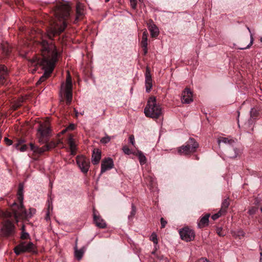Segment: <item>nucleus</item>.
Segmentation results:
<instances>
[{
  "label": "nucleus",
  "instance_id": "4be33fe9",
  "mask_svg": "<svg viewBox=\"0 0 262 262\" xmlns=\"http://www.w3.org/2000/svg\"><path fill=\"white\" fill-rule=\"evenodd\" d=\"M25 140L23 139H19L17 141V143L14 144L15 147L21 152L25 151L28 147L26 144H24Z\"/></svg>",
  "mask_w": 262,
  "mask_h": 262
},
{
  "label": "nucleus",
  "instance_id": "de8ad7c7",
  "mask_svg": "<svg viewBox=\"0 0 262 262\" xmlns=\"http://www.w3.org/2000/svg\"><path fill=\"white\" fill-rule=\"evenodd\" d=\"M252 43H253V38H252V37H251L250 43L246 47L241 48L240 49L244 50V49H248L251 47V46L252 45Z\"/></svg>",
  "mask_w": 262,
  "mask_h": 262
},
{
  "label": "nucleus",
  "instance_id": "9b49d317",
  "mask_svg": "<svg viewBox=\"0 0 262 262\" xmlns=\"http://www.w3.org/2000/svg\"><path fill=\"white\" fill-rule=\"evenodd\" d=\"M182 239L186 242H190L194 239L195 237V233L194 231L188 228L185 227L179 231Z\"/></svg>",
  "mask_w": 262,
  "mask_h": 262
},
{
  "label": "nucleus",
  "instance_id": "72a5a7b5",
  "mask_svg": "<svg viewBox=\"0 0 262 262\" xmlns=\"http://www.w3.org/2000/svg\"><path fill=\"white\" fill-rule=\"evenodd\" d=\"M150 239L155 244H157L158 239L157 235L155 233H152L150 236Z\"/></svg>",
  "mask_w": 262,
  "mask_h": 262
},
{
  "label": "nucleus",
  "instance_id": "20e7f679",
  "mask_svg": "<svg viewBox=\"0 0 262 262\" xmlns=\"http://www.w3.org/2000/svg\"><path fill=\"white\" fill-rule=\"evenodd\" d=\"M144 112L146 117L152 119H158L163 113L161 106L157 103L155 97H150L148 99Z\"/></svg>",
  "mask_w": 262,
  "mask_h": 262
},
{
  "label": "nucleus",
  "instance_id": "0eeeda50",
  "mask_svg": "<svg viewBox=\"0 0 262 262\" xmlns=\"http://www.w3.org/2000/svg\"><path fill=\"white\" fill-rule=\"evenodd\" d=\"M199 147V144L193 138H190L185 145L181 146L178 152L181 155H188L194 152Z\"/></svg>",
  "mask_w": 262,
  "mask_h": 262
},
{
  "label": "nucleus",
  "instance_id": "3c124183",
  "mask_svg": "<svg viewBox=\"0 0 262 262\" xmlns=\"http://www.w3.org/2000/svg\"><path fill=\"white\" fill-rule=\"evenodd\" d=\"M255 211L256 209L254 208H252L249 210L248 212L250 214H253Z\"/></svg>",
  "mask_w": 262,
  "mask_h": 262
},
{
  "label": "nucleus",
  "instance_id": "c85d7f7f",
  "mask_svg": "<svg viewBox=\"0 0 262 262\" xmlns=\"http://www.w3.org/2000/svg\"><path fill=\"white\" fill-rule=\"evenodd\" d=\"M0 216L3 217V218L12 217V214L11 212L9 211H0Z\"/></svg>",
  "mask_w": 262,
  "mask_h": 262
},
{
  "label": "nucleus",
  "instance_id": "2eb2a0df",
  "mask_svg": "<svg viewBox=\"0 0 262 262\" xmlns=\"http://www.w3.org/2000/svg\"><path fill=\"white\" fill-rule=\"evenodd\" d=\"M192 94L190 90L186 88L182 93V101L184 103H189L192 101Z\"/></svg>",
  "mask_w": 262,
  "mask_h": 262
},
{
  "label": "nucleus",
  "instance_id": "39448f33",
  "mask_svg": "<svg viewBox=\"0 0 262 262\" xmlns=\"http://www.w3.org/2000/svg\"><path fill=\"white\" fill-rule=\"evenodd\" d=\"M72 88V78L69 72H68L66 83H63L61 84L60 90V93H63L64 95L66 98V103L68 105H69L72 102L73 97Z\"/></svg>",
  "mask_w": 262,
  "mask_h": 262
},
{
  "label": "nucleus",
  "instance_id": "f8f14e48",
  "mask_svg": "<svg viewBox=\"0 0 262 262\" xmlns=\"http://www.w3.org/2000/svg\"><path fill=\"white\" fill-rule=\"evenodd\" d=\"M113 167L114 162L111 158H108L103 159L101 162V174L112 169Z\"/></svg>",
  "mask_w": 262,
  "mask_h": 262
},
{
  "label": "nucleus",
  "instance_id": "58836bf2",
  "mask_svg": "<svg viewBox=\"0 0 262 262\" xmlns=\"http://www.w3.org/2000/svg\"><path fill=\"white\" fill-rule=\"evenodd\" d=\"M36 213V209L34 208H30L29 209V213L27 214L28 215V217H31L33 214Z\"/></svg>",
  "mask_w": 262,
  "mask_h": 262
},
{
  "label": "nucleus",
  "instance_id": "473e14b6",
  "mask_svg": "<svg viewBox=\"0 0 262 262\" xmlns=\"http://www.w3.org/2000/svg\"><path fill=\"white\" fill-rule=\"evenodd\" d=\"M111 137L107 136V135H106L104 137L102 138L101 140H100V142L101 143H103V144H106L107 143H108L110 141H111Z\"/></svg>",
  "mask_w": 262,
  "mask_h": 262
},
{
  "label": "nucleus",
  "instance_id": "bb28decb",
  "mask_svg": "<svg viewBox=\"0 0 262 262\" xmlns=\"http://www.w3.org/2000/svg\"><path fill=\"white\" fill-rule=\"evenodd\" d=\"M84 251L82 249L78 250L77 246L75 247V256L78 260H80L83 255Z\"/></svg>",
  "mask_w": 262,
  "mask_h": 262
},
{
  "label": "nucleus",
  "instance_id": "4468645a",
  "mask_svg": "<svg viewBox=\"0 0 262 262\" xmlns=\"http://www.w3.org/2000/svg\"><path fill=\"white\" fill-rule=\"evenodd\" d=\"M148 28L150 31L152 37H156L159 34L158 28L154 24L152 20L150 19L147 23Z\"/></svg>",
  "mask_w": 262,
  "mask_h": 262
},
{
  "label": "nucleus",
  "instance_id": "680f3d73",
  "mask_svg": "<svg viewBox=\"0 0 262 262\" xmlns=\"http://www.w3.org/2000/svg\"><path fill=\"white\" fill-rule=\"evenodd\" d=\"M260 210H261V211L262 212V207L261 208Z\"/></svg>",
  "mask_w": 262,
  "mask_h": 262
},
{
  "label": "nucleus",
  "instance_id": "c03bdc74",
  "mask_svg": "<svg viewBox=\"0 0 262 262\" xmlns=\"http://www.w3.org/2000/svg\"><path fill=\"white\" fill-rule=\"evenodd\" d=\"M216 233L220 236H224V233L222 232V229L221 228H217L216 229Z\"/></svg>",
  "mask_w": 262,
  "mask_h": 262
},
{
  "label": "nucleus",
  "instance_id": "a878e982",
  "mask_svg": "<svg viewBox=\"0 0 262 262\" xmlns=\"http://www.w3.org/2000/svg\"><path fill=\"white\" fill-rule=\"evenodd\" d=\"M230 205L229 198L225 199L222 203L221 208L220 209L221 212H222L224 214L227 211V209Z\"/></svg>",
  "mask_w": 262,
  "mask_h": 262
},
{
  "label": "nucleus",
  "instance_id": "412c9836",
  "mask_svg": "<svg viewBox=\"0 0 262 262\" xmlns=\"http://www.w3.org/2000/svg\"><path fill=\"white\" fill-rule=\"evenodd\" d=\"M147 37L148 33L146 31H145L143 33L142 38L141 41V47L143 48L144 51V54L146 55L147 53Z\"/></svg>",
  "mask_w": 262,
  "mask_h": 262
},
{
  "label": "nucleus",
  "instance_id": "09e8293b",
  "mask_svg": "<svg viewBox=\"0 0 262 262\" xmlns=\"http://www.w3.org/2000/svg\"><path fill=\"white\" fill-rule=\"evenodd\" d=\"M52 210H53L52 202V201L51 202H49L48 210H49L50 212H51L52 211Z\"/></svg>",
  "mask_w": 262,
  "mask_h": 262
},
{
  "label": "nucleus",
  "instance_id": "f03ea898",
  "mask_svg": "<svg viewBox=\"0 0 262 262\" xmlns=\"http://www.w3.org/2000/svg\"><path fill=\"white\" fill-rule=\"evenodd\" d=\"M70 7L66 4L59 3L56 5L54 15L58 22H54L51 25L48 32V36L52 39L55 35H59L67 27L66 20L70 16Z\"/></svg>",
  "mask_w": 262,
  "mask_h": 262
},
{
  "label": "nucleus",
  "instance_id": "e433bc0d",
  "mask_svg": "<svg viewBox=\"0 0 262 262\" xmlns=\"http://www.w3.org/2000/svg\"><path fill=\"white\" fill-rule=\"evenodd\" d=\"M46 145L49 148V150H51L52 148H54L56 146V144L53 141L48 143L47 144H46Z\"/></svg>",
  "mask_w": 262,
  "mask_h": 262
},
{
  "label": "nucleus",
  "instance_id": "423d86ee",
  "mask_svg": "<svg viewBox=\"0 0 262 262\" xmlns=\"http://www.w3.org/2000/svg\"><path fill=\"white\" fill-rule=\"evenodd\" d=\"M2 223L1 228V235L3 237H8L13 236L15 233V227L13 222L11 220V217L5 218Z\"/></svg>",
  "mask_w": 262,
  "mask_h": 262
},
{
  "label": "nucleus",
  "instance_id": "393cba45",
  "mask_svg": "<svg viewBox=\"0 0 262 262\" xmlns=\"http://www.w3.org/2000/svg\"><path fill=\"white\" fill-rule=\"evenodd\" d=\"M68 144L70 146L71 153L72 155H75V151L76 150V145L74 143V139L72 136H70L68 139Z\"/></svg>",
  "mask_w": 262,
  "mask_h": 262
},
{
  "label": "nucleus",
  "instance_id": "dca6fc26",
  "mask_svg": "<svg viewBox=\"0 0 262 262\" xmlns=\"http://www.w3.org/2000/svg\"><path fill=\"white\" fill-rule=\"evenodd\" d=\"M238 150L237 148L232 146H229L225 152V156L228 158H235L238 155Z\"/></svg>",
  "mask_w": 262,
  "mask_h": 262
},
{
  "label": "nucleus",
  "instance_id": "ea45409f",
  "mask_svg": "<svg viewBox=\"0 0 262 262\" xmlns=\"http://www.w3.org/2000/svg\"><path fill=\"white\" fill-rule=\"evenodd\" d=\"M30 146L31 150H32L33 152L37 153L38 147L37 146H35L33 143H30Z\"/></svg>",
  "mask_w": 262,
  "mask_h": 262
},
{
  "label": "nucleus",
  "instance_id": "c756f323",
  "mask_svg": "<svg viewBox=\"0 0 262 262\" xmlns=\"http://www.w3.org/2000/svg\"><path fill=\"white\" fill-rule=\"evenodd\" d=\"M76 19L78 18L80 16H81L83 14L82 8L80 5V4H77L76 6Z\"/></svg>",
  "mask_w": 262,
  "mask_h": 262
},
{
  "label": "nucleus",
  "instance_id": "5701e85b",
  "mask_svg": "<svg viewBox=\"0 0 262 262\" xmlns=\"http://www.w3.org/2000/svg\"><path fill=\"white\" fill-rule=\"evenodd\" d=\"M209 216V214H206L200 219L198 224L199 228H203L208 225Z\"/></svg>",
  "mask_w": 262,
  "mask_h": 262
},
{
  "label": "nucleus",
  "instance_id": "b1692460",
  "mask_svg": "<svg viewBox=\"0 0 262 262\" xmlns=\"http://www.w3.org/2000/svg\"><path fill=\"white\" fill-rule=\"evenodd\" d=\"M134 154L138 157L139 162L141 165L146 163V158L141 151L138 150L136 153H134Z\"/></svg>",
  "mask_w": 262,
  "mask_h": 262
},
{
  "label": "nucleus",
  "instance_id": "052dcab7",
  "mask_svg": "<svg viewBox=\"0 0 262 262\" xmlns=\"http://www.w3.org/2000/svg\"><path fill=\"white\" fill-rule=\"evenodd\" d=\"M110 0H105V2H108Z\"/></svg>",
  "mask_w": 262,
  "mask_h": 262
},
{
  "label": "nucleus",
  "instance_id": "c9c22d12",
  "mask_svg": "<svg viewBox=\"0 0 262 262\" xmlns=\"http://www.w3.org/2000/svg\"><path fill=\"white\" fill-rule=\"evenodd\" d=\"M2 49L3 52L6 54V55H8L10 52V49L8 48V46L3 45Z\"/></svg>",
  "mask_w": 262,
  "mask_h": 262
},
{
  "label": "nucleus",
  "instance_id": "6ab92c4d",
  "mask_svg": "<svg viewBox=\"0 0 262 262\" xmlns=\"http://www.w3.org/2000/svg\"><path fill=\"white\" fill-rule=\"evenodd\" d=\"M8 72L7 68L4 66H0V85L4 84L6 81Z\"/></svg>",
  "mask_w": 262,
  "mask_h": 262
},
{
  "label": "nucleus",
  "instance_id": "7ed1b4c3",
  "mask_svg": "<svg viewBox=\"0 0 262 262\" xmlns=\"http://www.w3.org/2000/svg\"><path fill=\"white\" fill-rule=\"evenodd\" d=\"M23 190L24 185L22 183H20L18 185V189L17 193V200L20 204L18 205L16 203L14 202L11 206L12 212L11 213L12 214V217L14 216L16 222H18V219H26L28 216L27 212L23 204L24 200Z\"/></svg>",
  "mask_w": 262,
  "mask_h": 262
},
{
  "label": "nucleus",
  "instance_id": "bf43d9fd",
  "mask_svg": "<svg viewBox=\"0 0 262 262\" xmlns=\"http://www.w3.org/2000/svg\"><path fill=\"white\" fill-rule=\"evenodd\" d=\"M260 41L261 42H262V37H261V38H260Z\"/></svg>",
  "mask_w": 262,
  "mask_h": 262
},
{
  "label": "nucleus",
  "instance_id": "7c9ffc66",
  "mask_svg": "<svg viewBox=\"0 0 262 262\" xmlns=\"http://www.w3.org/2000/svg\"><path fill=\"white\" fill-rule=\"evenodd\" d=\"M136 213V208L135 206L132 204V210L130 213V214L128 215V219L131 220L132 219L134 216H135V214Z\"/></svg>",
  "mask_w": 262,
  "mask_h": 262
},
{
  "label": "nucleus",
  "instance_id": "a19ab883",
  "mask_svg": "<svg viewBox=\"0 0 262 262\" xmlns=\"http://www.w3.org/2000/svg\"><path fill=\"white\" fill-rule=\"evenodd\" d=\"M130 6L134 9H136L137 7V0H130Z\"/></svg>",
  "mask_w": 262,
  "mask_h": 262
},
{
  "label": "nucleus",
  "instance_id": "4d7b16f0",
  "mask_svg": "<svg viewBox=\"0 0 262 262\" xmlns=\"http://www.w3.org/2000/svg\"><path fill=\"white\" fill-rule=\"evenodd\" d=\"M84 111H83L82 112H81L79 113V114H80V115H83L84 114Z\"/></svg>",
  "mask_w": 262,
  "mask_h": 262
},
{
  "label": "nucleus",
  "instance_id": "6e6d98bb",
  "mask_svg": "<svg viewBox=\"0 0 262 262\" xmlns=\"http://www.w3.org/2000/svg\"><path fill=\"white\" fill-rule=\"evenodd\" d=\"M260 258L259 259V262H262V253H260Z\"/></svg>",
  "mask_w": 262,
  "mask_h": 262
},
{
  "label": "nucleus",
  "instance_id": "5fc2aeb1",
  "mask_svg": "<svg viewBox=\"0 0 262 262\" xmlns=\"http://www.w3.org/2000/svg\"><path fill=\"white\" fill-rule=\"evenodd\" d=\"M239 234H238V236H240L241 235H242V236H244V232L243 231H239Z\"/></svg>",
  "mask_w": 262,
  "mask_h": 262
},
{
  "label": "nucleus",
  "instance_id": "49530a36",
  "mask_svg": "<svg viewBox=\"0 0 262 262\" xmlns=\"http://www.w3.org/2000/svg\"><path fill=\"white\" fill-rule=\"evenodd\" d=\"M4 141L6 143V144L8 145H11L12 144V140L9 139L8 138H5L4 139Z\"/></svg>",
  "mask_w": 262,
  "mask_h": 262
},
{
  "label": "nucleus",
  "instance_id": "1a4fd4ad",
  "mask_svg": "<svg viewBox=\"0 0 262 262\" xmlns=\"http://www.w3.org/2000/svg\"><path fill=\"white\" fill-rule=\"evenodd\" d=\"M37 130L40 136L39 142H43L45 138H48L51 133V129L49 123L46 122L40 124Z\"/></svg>",
  "mask_w": 262,
  "mask_h": 262
},
{
  "label": "nucleus",
  "instance_id": "79ce46f5",
  "mask_svg": "<svg viewBox=\"0 0 262 262\" xmlns=\"http://www.w3.org/2000/svg\"><path fill=\"white\" fill-rule=\"evenodd\" d=\"M129 142L133 145L135 146V141L134 136L133 135H131L129 137Z\"/></svg>",
  "mask_w": 262,
  "mask_h": 262
},
{
  "label": "nucleus",
  "instance_id": "cd10ccee",
  "mask_svg": "<svg viewBox=\"0 0 262 262\" xmlns=\"http://www.w3.org/2000/svg\"><path fill=\"white\" fill-rule=\"evenodd\" d=\"M25 98L24 97H21L19 98L17 101L15 102V103L12 105V108L13 110H15L19 106L21 105V103L24 101Z\"/></svg>",
  "mask_w": 262,
  "mask_h": 262
},
{
  "label": "nucleus",
  "instance_id": "9d476101",
  "mask_svg": "<svg viewBox=\"0 0 262 262\" xmlns=\"http://www.w3.org/2000/svg\"><path fill=\"white\" fill-rule=\"evenodd\" d=\"M76 163L83 173L88 172L90 164L89 159L83 156H78L76 158Z\"/></svg>",
  "mask_w": 262,
  "mask_h": 262
},
{
  "label": "nucleus",
  "instance_id": "f3484780",
  "mask_svg": "<svg viewBox=\"0 0 262 262\" xmlns=\"http://www.w3.org/2000/svg\"><path fill=\"white\" fill-rule=\"evenodd\" d=\"M93 216L94 221L97 227L102 229L106 228V224L104 220L100 216L97 215L95 211L94 212Z\"/></svg>",
  "mask_w": 262,
  "mask_h": 262
},
{
  "label": "nucleus",
  "instance_id": "ddd939ff",
  "mask_svg": "<svg viewBox=\"0 0 262 262\" xmlns=\"http://www.w3.org/2000/svg\"><path fill=\"white\" fill-rule=\"evenodd\" d=\"M145 87L146 91L149 93L152 86V79L150 73V69L148 67L146 69L145 72Z\"/></svg>",
  "mask_w": 262,
  "mask_h": 262
},
{
  "label": "nucleus",
  "instance_id": "f257e3e1",
  "mask_svg": "<svg viewBox=\"0 0 262 262\" xmlns=\"http://www.w3.org/2000/svg\"><path fill=\"white\" fill-rule=\"evenodd\" d=\"M40 46L42 58L35 57L29 61L31 66L36 67L38 65L45 70L43 74L40 77L36 85L40 84L50 77L58 56L57 49L51 40L48 41L42 39Z\"/></svg>",
  "mask_w": 262,
  "mask_h": 262
},
{
  "label": "nucleus",
  "instance_id": "a211bd4d",
  "mask_svg": "<svg viewBox=\"0 0 262 262\" xmlns=\"http://www.w3.org/2000/svg\"><path fill=\"white\" fill-rule=\"evenodd\" d=\"M217 142L219 146L221 143H224L229 146H232L235 143V140L232 138L220 137L217 138Z\"/></svg>",
  "mask_w": 262,
  "mask_h": 262
},
{
  "label": "nucleus",
  "instance_id": "8fccbe9b",
  "mask_svg": "<svg viewBox=\"0 0 262 262\" xmlns=\"http://www.w3.org/2000/svg\"><path fill=\"white\" fill-rule=\"evenodd\" d=\"M50 211H49V210H47V213H46V217H45V219H46V221H49V220H50Z\"/></svg>",
  "mask_w": 262,
  "mask_h": 262
},
{
  "label": "nucleus",
  "instance_id": "4c0bfd02",
  "mask_svg": "<svg viewBox=\"0 0 262 262\" xmlns=\"http://www.w3.org/2000/svg\"><path fill=\"white\" fill-rule=\"evenodd\" d=\"M122 150L125 154L128 155H130L132 153L130 149L127 146H123Z\"/></svg>",
  "mask_w": 262,
  "mask_h": 262
},
{
  "label": "nucleus",
  "instance_id": "2f4dec72",
  "mask_svg": "<svg viewBox=\"0 0 262 262\" xmlns=\"http://www.w3.org/2000/svg\"><path fill=\"white\" fill-rule=\"evenodd\" d=\"M48 150L49 148L47 145L46 144L45 145L41 147H38L37 153L41 154Z\"/></svg>",
  "mask_w": 262,
  "mask_h": 262
},
{
  "label": "nucleus",
  "instance_id": "603ef678",
  "mask_svg": "<svg viewBox=\"0 0 262 262\" xmlns=\"http://www.w3.org/2000/svg\"><path fill=\"white\" fill-rule=\"evenodd\" d=\"M74 128H75V125L73 124H70L68 127V129H70L72 130L74 129Z\"/></svg>",
  "mask_w": 262,
  "mask_h": 262
},
{
  "label": "nucleus",
  "instance_id": "6e6552de",
  "mask_svg": "<svg viewBox=\"0 0 262 262\" xmlns=\"http://www.w3.org/2000/svg\"><path fill=\"white\" fill-rule=\"evenodd\" d=\"M35 248V246L31 242H22L14 248V251L18 255L24 252H34Z\"/></svg>",
  "mask_w": 262,
  "mask_h": 262
},
{
  "label": "nucleus",
  "instance_id": "a18cd8bd",
  "mask_svg": "<svg viewBox=\"0 0 262 262\" xmlns=\"http://www.w3.org/2000/svg\"><path fill=\"white\" fill-rule=\"evenodd\" d=\"M161 228H164L167 224V222L163 218L161 219Z\"/></svg>",
  "mask_w": 262,
  "mask_h": 262
},
{
  "label": "nucleus",
  "instance_id": "f704fd0d",
  "mask_svg": "<svg viewBox=\"0 0 262 262\" xmlns=\"http://www.w3.org/2000/svg\"><path fill=\"white\" fill-rule=\"evenodd\" d=\"M225 214L224 213H223L222 212H221V211L220 210L217 213L213 214L211 217L212 219L213 220H216V219H217L219 217L221 216L222 215Z\"/></svg>",
  "mask_w": 262,
  "mask_h": 262
},
{
  "label": "nucleus",
  "instance_id": "37998d69",
  "mask_svg": "<svg viewBox=\"0 0 262 262\" xmlns=\"http://www.w3.org/2000/svg\"><path fill=\"white\" fill-rule=\"evenodd\" d=\"M29 237V234L27 232H23L21 235V239H27Z\"/></svg>",
  "mask_w": 262,
  "mask_h": 262
},
{
  "label": "nucleus",
  "instance_id": "13d9d810",
  "mask_svg": "<svg viewBox=\"0 0 262 262\" xmlns=\"http://www.w3.org/2000/svg\"><path fill=\"white\" fill-rule=\"evenodd\" d=\"M24 228H25V227H24V226H23L22 227V230H24Z\"/></svg>",
  "mask_w": 262,
  "mask_h": 262
},
{
  "label": "nucleus",
  "instance_id": "aec40b11",
  "mask_svg": "<svg viewBox=\"0 0 262 262\" xmlns=\"http://www.w3.org/2000/svg\"><path fill=\"white\" fill-rule=\"evenodd\" d=\"M101 153L100 150L98 149H94L93 151V154L92 156V162L93 164H97L101 159Z\"/></svg>",
  "mask_w": 262,
  "mask_h": 262
},
{
  "label": "nucleus",
  "instance_id": "864d4df0",
  "mask_svg": "<svg viewBox=\"0 0 262 262\" xmlns=\"http://www.w3.org/2000/svg\"><path fill=\"white\" fill-rule=\"evenodd\" d=\"M74 112L76 117H78V115H80L79 113H78L76 109H74Z\"/></svg>",
  "mask_w": 262,
  "mask_h": 262
}]
</instances>
